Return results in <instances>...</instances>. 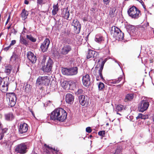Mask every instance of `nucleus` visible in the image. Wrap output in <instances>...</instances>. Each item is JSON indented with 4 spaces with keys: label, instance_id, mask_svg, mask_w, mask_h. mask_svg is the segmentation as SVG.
<instances>
[{
    "label": "nucleus",
    "instance_id": "obj_1",
    "mask_svg": "<svg viewBox=\"0 0 154 154\" xmlns=\"http://www.w3.org/2000/svg\"><path fill=\"white\" fill-rule=\"evenodd\" d=\"M51 119L63 122L67 117V113L61 108L55 109L51 113L50 116Z\"/></svg>",
    "mask_w": 154,
    "mask_h": 154
},
{
    "label": "nucleus",
    "instance_id": "obj_2",
    "mask_svg": "<svg viewBox=\"0 0 154 154\" xmlns=\"http://www.w3.org/2000/svg\"><path fill=\"white\" fill-rule=\"evenodd\" d=\"M111 34L116 40L122 41L123 39L124 33L119 28L115 26L112 27Z\"/></svg>",
    "mask_w": 154,
    "mask_h": 154
},
{
    "label": "nucleus",
    "instance_id": "obj_3",
    "mask_svg": "<svg viewBox=\"0 0 154 154\" xmlns=\"http://www.w3.org/2000/svg\"><path fill=\"white\" fill-rule=\"evenodd\" d=\"M129 16L132 18L137 19L141 15L140 11L136 7L132 6L128 11Z\"/></svg>",
    "mask_w": 154,
    "mask_h": 154
},
{
    "label": "nucleus",
    "instance_id": "obj_4",
    "mask_svg": "<svg viewBox=\"0 0 154 154\" xmlns=\"http://www.w3.org/2000/svg\"><path fill=\"white\" fill-rule=\"evenodd\" d=\"M78 68L77 67L64 68L62 69V73L66 75H73L78 73Z\"/></svg>",
    "mask_w": 154,
    "mask_h": 154
},
{
    "label": "nucleus",
    "instance_id": "obj_5",
    "mask_svg": "<svg viewBox=\"0 0 154 154\" xmlns=\"http://www.w3.org/2000/svg\"><path fill=\"white\" fill-rule=\"evenodd\" d=\"M28 146L26 143H23L17 145L15 148V151L20 154L26 153L28 151Z\"/></svg>",
    "mask_w": 154,
    "mask_h": 154
},
{
    "label": "nucleus",
    "instance_id": "obj_6",
    "mask_svg": "<svg viewBox=\"0 0 154 154\" xmlns=\"http://www.w3.org/2000/svg\"><path fill=\"white\" fill-rule=\"evenodd\" d=\"M7 101L8 100V105L11 107L14 106L15 104L17 97L16 95L14 93H7L6 94Z\"/></svg>",
    "mask_w": 154,
    "mask_h": 154
},
{
    "label": "nucleus",
    "instance_id": "obj_7",
    "mask_svg": "<svg viewBox=\"0 0 154 154\" xmlns=\"http://www.w3.org/2000/svg\"><path fill=\"white\" fill-rule=\"evenodd\" d=\"M50 82L48 76H39L37 79L36 84L38 85H48Z\"/></svg>",
    "mask_w": 154,
    "mask_h": 154
},
{
    "label": "nucleus",
    "instance_id": "obj_8",
    "mask_svg": "<svg viewBox=\"0 0 154 154\" xmlns=\"http://www.w3.org/2000/svg\"><path fill=\"white\" fill-rule=\"evenodd\" d=\"M105 62L104 61H102L101 65L99 66H100V68H99L97 66H96L95 67L96 70L97 71V73H96L95 75L97 81H99L100 79H103L102 72Z\"/></svg>",
    "mask_w": 154,
    "mask_h": 154
},
{
    "label": "nucleus",
    "instance_id": "obj_9",
    "mask_svg": "<svg viewBox=\"0 0 154 154\" xmlns=\"http://www.w3.org/2000/svg\"><path fill=\"white\" fill-rule=\"evenodd\" d=\"M53 64V62L52 60L50 57H49L45 65L42 66V70L44 72H50L51 71Z\"/></svg>",
    "mask_w": 154,
    "mask_h": 154
},
{
    "label": "nucleus",
    "instance_id": "obj_10",
    "mask_svg": "<svg viewBox=\"0 0 154 154\" xmlns=\"http://www.w3.org/2000/svg\"><path fill=\"white\" fill-rule=\"evenodd\" d=\"M148 101L146 100H142L139 103L138 109L140 112H143L146 110L149 106Z\"/></svg>",
    "mask_w": 154,
    "mask_h": 154
},
{
    "label": "nucleus",
    "instance_id": "obj_11",
    "mask_svg": "<svg viewBox=\"0 0 154 154\" xmlns=\"http://www.w3.org/2000/svg\"><path fill=\"white\" fill-rule=\"evenodd\" d=\"M50 44L49 39L48 38H46L41 45L40 48L41 51L43 52H46L48 50Z\"/></svg>",
    "mask_w": 154,
    "mask_h": 154
},
{
    "label": "nucleus",
    "instance_id": "obj_12",
    "mask_svg": "<svg viewBox=\"0 0 154 154\" xmlns=\"http://www.w3.org/2000/svg\"><path fill=\"white\" fill-rule=\"evenodd\" d=\"M72 49V47L70 45H64L60 50V53L63 55H66L71 51Z\"/></svg>",
    "mask_w": 154,
    "mask_h": 154
},
{
    "label": "nucleus",
    "instance_id": "obj_13",
    "mask_svg": "<svg viewBox=\"0 0 154 154\" xmlns=\"http://www.w3.org/2000/svg\"><path fill=\"white\" fill-rule=\"evenodd\" d=\"M28 126L26 123H21L18 128L19 133L20 134L25 133L28 130Z\"/></svg>",
    "mask_w": 154,
    "mask_h": 154
},
{
    "label": "nucleus",
    "instance_id": "obj_14",
    "mask_svg": "<svg viewBox=\"0 0 154 154\" xmlns=\"http://www.w3.org/2000/svg\"><path fill=\"white\" fill-rule=\"evenodd\" d=\"M9 83L8 81L5 80L2 81V82L0 84V90L3 92H6L8 90V85Z\"/></svg>",
    "mask_w": 154,
    "mask_h": 154
},
{
    "label": "nucleus",
    "instance_id": "obj_15",
    "mask_svg": "<svg viewBox=\"0 0 154 154\" xmlns=\"http://www.w3.org/2000/svg\"><path fill=\"white\" fill-rule=\"evenodd\" d=\"M98 54L97 52L92 50H89L88 51V54L86 55V57L88 59L94 58V60H95V58L96 57Z\"/></svg>",
    "mask_w": 154,
    "mask_h": 154
},
{
    "label": "nucleus",
    "instance_id": "obj_16",
    "mask_svg": "<svg viewBox=\"0 0 154 154\" xmlns=\"http://www.w3.org/2000/svg\"><path fill=\"white\" fill-rule=\"evenodd\" d=\"M82 81L83 85L85 87H88L90 84V76L88 74H86L83 76Z\"/></svg>",
    "mask_w": 154,
    "mask_h": 154
},
{
    "label": "nucleus",
    "instance_id": "obj_17",
    "mask_svg": "<svg viewBox=\"0 0 154 154\" xmlns=\"http://www.w3.org/2000/svg\"><path fill=\"white\" fill-rule=\"evenodd\" d=\"M27 57L29 60L32 63H35L36 60V57L35 55L31 51H28L27 54Z\"/></svg>",
    "mask_w": 154,
    "mask_h": 154
},
{
    "label": "nucleus",
    "instance_id": "obj_18",
    "mask_svg": "<svg viewBox=\"0 0 154 154\" xmlns=\"http://www.w3.org/2000/svg\"><path fill=\"white\" fill-rule=\"evenodd\" d=\"M72 25L74 26L75 30H77L79 32L81 26L79 21L77 19L73 20Z\"/></svg>",
    "mask_w": 154,
    "mask_h": 154
},
{
    "label": "nucleus",
    "instance_id": "obj_19",
    "mask_svg": "<svg viewBox=\"0 0 154 154\" xmlns=\"http://www.w3.org/2000/svg\"><path fill=\"white\" fill-rule=\"evenodd\" d=\"M74 98V97L72 94H67L66 96V101L67 103L71 104L73 103Z\"/></svg>",
    "mask_w": 154,
    "mask_h": 154
},
{
    "label": "nucleus",
    "instance_id": "obj_20",
    "mask_svg": "<svg viewBox=\"0 0 154 154\" xmlns=\"http://www.w3.org/2000/svg\"><path fill=\"white\" fill-rule=\"evenodd\" d=\"M62 15L64 18L67 20H69V11H68V8H67L64 9Z\"/></svg>",
    "mask_w": 154,
    "mask_h": 154
},
{
    "label": "nucleus",
    "instance_id": "obj_21",
    "mask_svg": "<svg viewBox=\"0 0 154 154\" xmlns=\"http://www.w3.org/2000/svg\"><path fill=\"white\" fill-rule=\"evenodd\" d=\"M18 55L15 53H13L11 57L10 61L13 63H15L18 61Z\"/></svg>",
    "mask_w": 154,
    "mask_h": 154
},
{
    "label": "nucleus",
    "instance_id": "obj_22",
    "mask_svg": "<svg viewBox=\"0 0 154 154\" xmlns=\"http://www.w3.org/2000/svg\"><path fill=\"white\" fill-rule=\"evenodd\" d=\"M5 119L8 121L12 120L14 118V115L11 112L5 114Z\"/></svg>",
    "mask_w": 154,
    "mask_h": 154
},
{
    "label": "nucleus",
    "instance_id": "obj_23",
    "mask_svg": "<svg viewBox=\"0 0 154 154\" xmlns=\"http://www.w3.org/2000/svg\"><path fill=\"white\" fill-rule=\"evenodd\" d=\"M123 75H120V76L116 79L112 80L109 81V83L112 84H117L119 83L123 79Z\"/></svg>",
    "mask_w": 154,
    "mask_h": 154
},
{
    "label": "nucleus",
    "instance_id": "obj_24",
    "mask_svg": "<svg viewBox=\"0 0 154 154\" xmlns=\"http://www.w3.org/2000/svg\"><path fill=\"white\" fill-rule=\"evenodd\" d=\"M28 15V12L25 9H23L21 14V17L22 18L23 20H25L27 18Z\"/></svg>",
    "mask_w": 154,
    "mask_h": 154
},
{
    "label": "nucleus",
    "instance_id": "obj_25",
    "mask_svg": "<svg viewBox=\"0 0 154 154\" xmlns=\"http://www.w3.org/2000/svg\"><path fill=\"white\" fill-rule=\"evenodd\" d=\"M116 9L113 7L110 8L109 14L111 17H113L116 15Z\"/></svg>",
    "mask_w": 154,
    "mask_h": 154
},
{
    "label": "nucleus",
    "instance_id": "obj_26",
    "mask_svg": "<svg viewBox=\"0 0 154 154\" xmlns=\"http://www.w3.org/2000/svg\"><path fill=\"white\" fill-rule=\"evenodd\" d=\"M59 10L58 4L55 5H54L53 6V9L52 11V13L53 15H55L56 14Z\"/></svg>",
    "mask_w": 154,
    "mask_h": 154
},
{
    "label": "nucleus",
    "instance_id": "obj_27",
    "mask_svg": "<svg viewBox=\"0 0 154 154\" xmlns=\"http://www.w3.org/2000/svg\"><path fill=\"white\" fill-rule=\"evenodd\" d=\"M95 40L97 42H100L104 40V38L100 35L97 34L95 36Z\"/></svg>",
    "mask_w": 154,
    "mask_h": 154
},
{
    "label": "nucleus",
    "instance_id": "obj_28",
    "mask_svg": "<svg viewBox=\"0 0 154 154\" xmlns=\"http://www.w3.org/2000/svg\"><path fill=\"white\" fill-rule=\"evenodd\" d=\"M12 69V66L11 65L6 66L5 67V72L6 73L7 75H9Z\"/></svg>",
    "mask_w": 154,
    "mask_h": 154
},
{
    "label": "nucleus",
    "instance_id": "obj_29",
    "mask_svg": "<svg viewBox=\"0 0 154 154\" xmlns=\"http://www.w3.org/2000/svg\"><path fill=\"white\" fill-rule=\"evenodd\" d=\"M20 42L22 44L27 46L28 45L29 42L27 41L23 37H20Z\"/></svg>",
    "mask_w": 154,
    "mask_h": 154
},
{
    "label": "nucleus",
    "instance_id": "obj_30",
    "mask_svg": "<svg viewBox=\"0 0 154 154\" xmlns=\"http://www.w3.org/2000/svg\"><path fill=\"white\" fill-rule=\"evenodd\" d=\"M134 94L133 93L127 94L125 97V100L126 101L132 100L134 97Z\"/></svg>",
    "mask_w": 154,
    "mask_h": 154
},
{
    "label": "nucleus",
    "instance_id": "obj_31",
    "mask_svg": "<svg viewBox=\"0 0 154 154\" xmlns=\"http://www.w3.org/2000/svg\"><path fill=\"white\" fill-rule=\"evenodd\" d=\"M44 146L45 147H47L48 149H49L50 150H51V151L52 152V153L53 154V152H54L55 151V153L56 154H58L59 152V150L57 149H55V148H53L52 147L49 146L48 145H47L46 144H45Z\"/></svg>",
    "mask_w": 154,
    "mask_h": 154
},
{
    "label": "nucleus",
    "instance_id": "obj_32",
    "mask_svg": "<svg viewBox=\"0 0 154 154\" xmlns=\"http://www.w3.org/2000/svg\"><path fill=\"white\" fill-rule=\"evenodd\" d=\"M26 37L28 39L32 42H35L36 41V38H34L30 35H27Z\"/></svg>",
    "mask_w": 154,
    "mask_h": 154
},
{
    "label": "nucleus",
    "instance_id": "obj_33",
    "mask_svg": "<svg viewBox=\"0 0 154 154\" xmlns=\"http://www.w3.org/2000/svg\"><path fill=\"white\" fill-rule=\"evenodd\" d=\"M68 83L69 86L72 85L74 87H75L77 84V81L76 80L74 81H68Z\"/></svg>",
    "mask_w": 154,
    "mask_h": 154
},
{
    "label": "nucleus",
    "instance_id": "obj_34",
    "mask_svg": "<svg viewBox=\"0 0 154 154\" xmlns=\"http://www.w3.org/2000/svg\"><path fill=\"white\" fill-rule=\"evenodd\" d=\"M85 99V97L84 95H81L79 96V100L81 105H82V104H83V102L84 101Z\"/></svg>",
    "mask_w": 154,
    "mask_h": 154
},
{
    "label": "nucleus",
    "instance_id": "obj_35",
    "mask_svg": "<svg viewBox=\"0 0 154 154\" xmlns=\"http://www.w3.org/2000/svg\"><path fill=\"white\" fill-rule=\"evenodd\" d=\"M68 84H69L68 81H64L61 83V85L63 88H66Z\"/></svg>",
    "mask_w": 154,
    "mask_h": 154
},
{
    "label": "nucleus",
    "instance_id": "obj_36",
    "mask_svg": "<svg viewBox=\"0 0 154 154\" xmlns=\"http://www.w3.org/2000/svg\"><path fill=\"white\" fill-rule=\"evenodd\" d=\"M123 108V105H118L116 106V110L118 111H120L122 110Z\"/></svg>",
    "mask_w": 154,
    "mask_h": 154
},
{
    "label": "nucleus",
    "instance_id": "obj_37",
    "mask_svg": "<svg viewBox=\"0 0 154 154\" xmlns=\"http://www.w3.org/2000/svg\"><path fill=\"white\" fill-rule=\"evenodd\" d=\"M104 87V84L102 82H100L98 85V88L99 90H102Z\"/></svg>",
    "mask_w": 154,
    "mask_h": 154
},
{
    "label": "nucleus",
    "instance_id": "obj_38",
    "mask_svg": "<svg viewBox=\"0 0 154 154\" xmlns=\"http://www.w3.org/2000/svg\"><path fill=\"white\" fill-rule=\"evenodd\" d=\"M105 131H100L98 132V134L99 135L102 137H104Z\"/></svg>",
    "mask_w": 154,
    "mask_h": 154
},
{
    "label": "nucleus",
    "instance_id": "obj_39",
    "mask_svg": "<svg viewBox=\"0 0 154 154\" xmlns=\"http://www.w3.org/2000/svg\"><path fill=\"white\" fill-rule=\"evenodd\" d=\"M13 28L11 30L10 33H13L14 35H16L17 32V31L14 29V27H12Z\"/></svg>",
    "mask_w": 154,
    "mask_h": 154
},
{
    "label": "nucleus",
    "instance_id": "obj_40",
    "mask_svg": "<svg viewBox=\"0 0 154 154\" xmlns=\"http://www.w3.org/2000/svg\"><path fill=\"white\" fill-rule=\"evenodd\" d=\"M88 104V101L86 100H84V101L83 102V104H82V106H87Z\"/></svg>",
    "mask_w": 154,
    "mask_h": 154
},
{
    "label": "nucleus",
    "instance_id": "obj_41",
    "mask_svg": "<svg viewBox=\"0 0 154 154\" xmlns=\"http://www.w3.org/2000/svg\"><path fill=\"white\" fill-rule=\"evenodd\" d=\"M86 131L88 133H90L92 131V130L90 127H88L86 129Z\"/></svg>",
    "mask_w": 154,
    "mask_h": 154
},
{
    "label": "nucleus",
    "instance_id": "obj_42",
    "mask_svg": "<svg viewBox=\"0 0 154 154\" xmlns=\"http://www.w3.org/2000/svg\"><path fill=\"white\" fill-rule=\"evenodd\" d=\"M48 149H46V151L44 152V154H53L52 152H51V150Z\"/></svg>",
    "mask_w": 154,
    "mask_h": 154
},
{
    "label": "nucleus",
    "instance_id": "obj_43",
    "mask_svg": "<svg viewBox=\"0 0 154 154\" xmlns=\"http://www.w3.org/2000/svg\"><path fill=\"white\" fill-rule=\"evenodd\" d=\"M37 3L38 5H42L44 4L43 2V0H37Z\"/></svg>",
    "mask_w": 154,
    "mask_h": 154
},
{
    "label": "nucleus",
    "instance_id": "obj_44",
    "mask_svg": "<svg viewBox=\"0 0 154 154\" xmlns=\"http://www.w3.org/2000/svg\"><path fill=\"white\" fill-rule=\"evenodd\" d=\"M143 115L141 113L139 114L138 116L136 117L137 119H138L139 118L142 119V118Z\"/></svg>",
    "mask_w": 154,
    "mask_h": 154
},
{
    "label": "nucleus",
    "instance_id": "obj_45",
    "mask_svg": "<svg viewBox=\"0 0 154 154\" xmlns=\"http://www.w3.org/2000/svg\"><path fill=\"white\" fill-rule=\"evenodd\" d=\"M16 40H12V41H11V43H10V45L11 46L12 45H14L16 43Z\"/></svg>",
    "mask_w": 154,
    "mask_h": 154
},
{
    "label": "nucleus",
    "instance_id": "obj_46",
    "mask_svg": "<svg viewBox=\"0 0 154 154\" xmlns=\"http://www.w3.org/2000/svg\"><path fill=\"white\" fill-rule=\"evenodd\" d=\"M30 85L27 84L25 87V90L26 91H29V88H28V89H27L29 87H30Z\"/></svg>",
    "mask_w": 154,
    "mask_h": 154
},
{
    "label": "nucleus",
    "instance_id": "obj_47",
    "mask_svg": "<svg viewBox=\"0 0 154 154\" xmlns=\"http://www.w3.org/2000/svg\"><path fill=\"white\" fill-rule=\"evenodd\" d=\"M121 152V150L117 148L115 151L114 154H118L119 152Z\"/></svg>",
    "mask_w": 154,
    "mask_h": 154
},
{
    "label": "nucleus",
    "instance_id": "obj_48",
    "mask_svg": "<svg viewBox=\"0 0 154 154\" xmlns=\"http://www.w3.org/2000/svg\"><path fill=\"white\" fill-rule=\"evenodd\" d=\"M128 28L129 29L131 30L134 28V26L131 25H129L128 26Z\"/></svg>",
    "mask_w": 154,
    "mask_h": 154
},
{
    "label": "nucleus",
    "instance_id": "obj_49",
    "mask_svg": "<svg viewBox=\"0 0 154 154\" xmlns=\"http://www.w3.org/2000/svg\"><path fill=\"white\" fill-rule=\"evenodd\" d=\"M11 46L9 45V46L4 48V50L5 51H7L10 49V48H11Z\"/></svg>",
    "mask_w": 154,
    "mask_h": 154
},
{
    "label": "nucleus",
    "instance_id": "obj_50",
    "mask_svg": "<svg viewBox=\"0 0 154 154\" xmlns=\"http://www.w3.org/2000/svg\"><path fill=\"white\" fill-rule=\"evenodd\" d=\"M105 4L106 5H108L110 2V0H103Z\"/></svg>",
    "mask_w": 154,
    "mask_h": 154
},
{
    "label": "nucleus",
    "instance_id": "obj_51",
    "mask_svg": "<svg viewBox=\"0 0 154 154\" xmlns=\"http://www.w3.org/2000/svg\"><path fill=\"white\" fill-rule=\"evenodd\" d=\"M10 16L9 15V17H8V18L7 20V21L6 23L5 24H7L9 22V20H10Z\"/></svg>",
    "mask_w": 154,
    "mask_h": 154
},
{
    "label": "nucleus",
    "instance_id": "obj_52",
    "mask_svg": "<svg viewBox=\"0 0 154 154\" xmlns=\"http://www.w3.org/2000/svg\"><path fill=\"white\" fill-rule=\"evenodd\" d=\"M51 103V101H50V100H48V101L46 103H47V104H46V105H48L49 104H50V103Z\"/></svg>",
    "mask_w": 154,
    "mask_h": 154
},
{
    "label": "nucleus",
    "instance_id": "obj_53",
    "mask_svg": "<svg viewBox=\"0 0 154 154\" xmlns=\"http://www.w3.org/2000/svg\"><path fill=\"white\" fill-rule=\"evenodd\" d=\"M147 118V116H146L145 115H143L142 119H145Z\"/></svg>",
    "mask_w": 154,
    "mask_h": 154
},
{
    "label": "nucleus",
    "instance_id": "obj_54",
    "mask_svg": "<svg viewBox=\"0 0 154 154\" xmlns=\"http://www.w3.org/2000/svg\"><path fill=\"white\" fill-rule=\"evenodd\" d=\"M24 3L25 4L28 5L29 4V2L27 0H25Z\"/></svg>",
    "mask_w": 154,
    "mask_h": 154
},
{
    "label": "nucleus",
    "instance_id": "obj_55",
    "mask_svg": "<svg viewBox=\"0 0 154 154\" xmlns=\"http://www.w3.org/2000/svg\"><path fill=\"white\" fill-rule=\"evenodd\" d=\"M4 136L3 134H1L0 138V140H2L3 139Z\"/></svg>",
    "mask_w": 154,
    "mask_h": 154
},
{
    "label": "nucleus",
    "instance_id": "obj_56",
    "mask_svg": "<svg viewBox=\"0 0 154 154\" xmlns=\"http://www.w3.org/2000/svg\"><path fill=\"white\" fill-rule=\"evenodd\" d=\"M78 92L79 93H81L82 92V89H79L78 90Z\"/></svg>",
    "mask_w": 154,
    "mask_h": 154
},
{
    "label": "nucleus",
    "instance_id": "obj_57",
    "mask_svg": "<svg viewBox=\"0 0 154 154\" xmlns=\"http://www.w3.org/2000/svg\"><path fill=\"white\" fill-rule=\"evenodd\" d=\"M2 127L1 123L0 122V130L2 129Z\"/></svg>",
    "mask_w": 154,
    "mask_h": 154
},
{
    "label": "nucleus",
    "instance_id": "obj_58",
    "mask_svg": "<svg viewBox=\"0 0 154 154\" xmlns=\"http://www.w3.org/2000/svg\"><path fill=\"white\" fill-rule=\"evenodd\" d=\"M66 42L69 43V42H70V40L69 39H67L66 41Z\"/></svg>",
    "mask_w": 154,
    "mask_h": 154
},
{
    "label": "nucleus",
    "instance_id": "obj_59",
    "mask_svg": "<svg viewBox=\"0 0 154 154\" xmlns=\"http://www.w3.org/2000/svg\"><path fill=\"white\" fill-rule=\"evenodd\" d=\"M3 81V79L0 76V84L2 82V81Z\"/></svg>",
    "mask_w": 154,
    "mask_h": 154
},
{
    "label": "nucleus",
    "instance_id": "obj_60",
    "mask_svg": "<svg viewBox=\"0 0 154 154\" xmlns=\"http://www.w3.org/2000/svg\"><path fill=\"white\" fill-rule=\"evenodd\" d=\"M122 84H120L117 85V87H121L122 85Z\"/></svg>",
    "mask_w": 154,
    "mask_h": 154
},
{
    "label": "nucleus",
    "instance_id": "obj_61",
    "mask_svg": "<svg viewBox=\"0 0 154 154\" xmlns=\"http://www.w3.org/2000/svg\"><path fill=\"white\" fill-rule=\"evenodd\" d=\"M11 24L10 25L8 26L7 28L8 29H9L10 28H11Z\"/></svg>",
    "mask_w": 154,
    "mask_h": 154
},
{
    "label": "nucleus",
    "instance_id": "obj_62",
    "mask_svg": "<svg viewBox=\"0 0 154 154\" xmlns=\"http://www.w3.org/2000/svg\"><path fill=\"white\" fill-rule=\"evenodd\" d=\"M2 59V57L1 56H0V64H1Z\"/></svg>",
    "mask_w": 154,
    "mask_h": 154
},
{
    "label": "nucleus",
    "instance_id": "obj_63",
    "mask_svg": "<svg viewBox=\"0 0 154 154\" xmlns=\"http://www.w3.org/2000/svg\"><path fill=\"white\" fill-rule=\"evenodd\" d=\"M19 70V66H18V68L17 69V72Z\"/></svg>",
    "mask_w": 154,
    "mask_h": 154
},
{
    "label": "nucleus",
    "instance_id": "obj_64",
    "mask_svg": "<svg viewBox=\"0 0 154 154\" xmlns=\"http://www.w3.org/2000/svg\"><path fill=\"white\" fill-rule=\"evenodd\" d=\"M117 114H118L120 115V114L118 112H117Z\"/></svg>",
    "mask_w": 154,
    "mask_h": 154
}]
</instances>
